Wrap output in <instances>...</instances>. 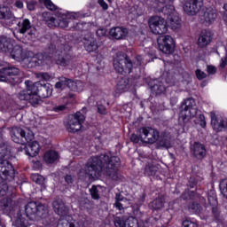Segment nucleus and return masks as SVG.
Masks as SVG:
<instances>
[{"instance_id":"f257e3e1","label":"nucleus","mask_w":227,"mask_h":227,"mask_svg":"<svg viewBox=\"0 0 227 227\" xmlns=\"http://www.w3.org/2000/svg\"><path fill=\"white\" fill-rule=\"evenodd\" d=\"M120 168V158L107 154L91 157L88 160L85 172L92 178L102 176L106 173L112 180H118V168Z\"/></svg>"},{"instance_id":"f03ea898","label":"nucleus","mask_w":227,"mask_h":227,"mask_svg":"<svg viewBox=\"0 0 227 227\" xmlns=\"http://www.w3.org/2000/svg\"><path fill=\"white\" fill-rule=\"evenodd\" d=\"M25 214L31 223L42 221L43 224L45 226L51 224V221H49V210L45 205L40 202H28L25 206Z\"/></svg>"},{"instance_id":"7ed1b4c3","label":"nucleus","mask_w":227,"mask_h":227,"mask_svg":"<svg viewBox=\"0 0 227 227\" xmlns=\"http://www.w3.org/2000/svg\"><path fill=\"white\" fill-rule=\"evenodd\" d=\"M10 159V150L4 143L0 144V176L2 180L12 182L15 179V168L8 161Z\"/></svg>"},{"instance_id":"20e7f679","label":"nucleus","mask_w":227,"mask_h":227,"mask_svg":"<svg viewBox=\"0 0 227 227\" xmlns=\"http://www.w3.org/2000/svg\"><path fill=\"white\" fill-rule=\"evenodd\" d=\"M137 61L132 63V60L127 56L124 52H118L116 54L115 59H114V68L119 74H130L132 72V68H136V67H141L143 63V57L137 55L136 57Z\"/></svg>"},{"instance_id":"39448f33","label":"nucleus","mask_w":227,"mask_h":227,"mask_svg":"<svg viewBox=\"0 0 227 227\" xmlns=\"http://www.w3.org/2000/svg\"><path fill=\"white\" fill-rule=\"evenodd\" d=\"M72 47L68 44H60L55 52V62L59 67H70L72 65Z\"/></svg>"},{"instance_id":"423d86ee","label":"nucleus","mask_w":227,"mask_h":227,"mask_svg":"<svg viewBox=\"0 0 227 227\" xmlns=\"http://www.w3.org/2000/svg\"><path fill=\"white\" fill-rule=\"evenodd\" d=\"M11 137L14 143L18 145H27V143H31L33 139H35V136L33 132H27L19 127L12 128L11 131Z\"/></svg>"},{"instance_id":"0eeeda50","label":"nucleus","mask_w":227,"mask_h":227,"mask_svg":"<svg viewBox=\"0 0 227 227\" xmlns=\"http://www.w3.org/2000/svg\"><path fill=\"white\" fill-rule=\"evenodd\" d=\"M140 139L147 145H155L160 137V132L152 127H143L139 129Z\"/></svg>"},{"instance_id":"6e6552de","label":"nucleus","mask_w":227,"mask_h":227,"mask_svg":"<svg viewBox=\"0 0 227 227\" xmlns=\"http://www.w3.org/2000/svg\"><path fill=\"white\" fill-rule=\"evenodd\" d=\"M85 120L86 117L81 112H77L74 114L69 115L68 121L66 124L67 130L73 134H75V132H79Z\"/></svg>"},{"instance_id":"1a4fd4ad","label":"nucleus","mask_w":227,"mask_h":227,"mask_svg":"<svg viewBox=\"0 0 227 227\" xmlns=\"http://www.w3.org/2000/svg\"><path fill=\"white\" fill-rule=\"evenodd\" d=\"M149 27L153 35H166L168 33V22L160 16H154L149 20Z\"/></svg>"},{"instance_id":"9d476101","label":"nucleus","mask_w":227,"mask_h":227,"mask_svg":"<svg viewBox=\"0 0 227 227\" xmlns=\"http://www.w3.org/2000/svg\"><path fill=\"white\" fill-rule=\"evenodd\" d=\"M82 86L81 81L74 82L65 76L59 77V81L55 83L56 90H65L67 87L72 91H82Z\"/></svg>"},{"instance_id":"9b49d317","label":"nucleus","mask_w":227,"mask_h":227,"mask_svg":"<svg viewBox=\"0 0 227 227\" xmlns=\"http://www.w3.org/2000/svg\"><path fill=\"white\" fill-rule=\"evenodd\" d=\"M203 0H186L184 4L183 10L190 17H194L203 10Z\"/></svg>"},{"instance_id":"f8f14e48","label":"nucleus","mask_w":227,"mask_h":227,"mask_svg":"<svg viewBox=\"0 0 227 227\" xmlns=\"http://www.w3.org/2000/svg\"><path fill=\"white\" fill-rule=\"evenodd\" d=\"M158 47L163 54L175 52V39L171 35H161L157 39Z\"/></svg>"},{"instance_id":"ddd939ff","label":"nucleus","mask_w":227,"mask_h":227,"mask_svg":"<svg viewBox=\"0 0 227 227\" xmlns=\"http://www.w3.org/2000/svg\"><path fill=\"white\" fill-rule=\"evenodd\" d=\"M76 19H79V14L75 12H71L67 14H62L60 16H58L57 18H51V21L52 22L53 26L55 27H68V22L69 20H75Z\"/></svg>"},{"instance_id":"4468645a","label":"nucleus","mask_w":227,"mask_h":227,"mask_svg":"<svg viewBox=\"0 0 227 227\" xmlns=\"http://www.w3.org/2000/svg\"><path fill=\"white\" fill-rule=\"evenodd\" d=\"M211 125L215 130V132H222V130H224V129L227 128V121L226 120L223 119L222 117H217L215 115V113L211 112Z\"/></svg>"},{"instance_id":"2eb2a0df","label":"nucleus","mask_w":227,"mask_h":227,"mask_svg":"<svg viewBox=\"0 0 227 227\" xmlns=\"http://www.w3.org/2000/svg\"><path fill=\"white\" fill-rule=\"evenodd\" d=\"M191 152L193 157L198 160H203L207 155V149L205 148V145L198 142H195L193 145H192Z\"/></svg>"},{"instance_id":"dca6fc26","label":"nucleus","mask_w":227,"mask_h":227,"mask_svg":"<svg viewBox=\"0 0 227 227\" xmlns=\"http://www.w3.org/2000/svg\"><path fill=\"white\" fill-rule=\"evenodd\" d=\"M109 34L114 40H125L129 35V29L123 27H115L110 29Z\"/></svg>"},{"instance_id":"f3484780","label":"nucleus","mask_w":227,"mask_h":227,"mask_svg":"<svg viewBox=\"0 0 227 227\" xmlns=\"http://www.w3.org/2000/svg\"><path fill=\"white\" fill-rule=\"evenodd\" d=\"M54 212L60 215L61 219H68V207L65 206L62 200H56L53 202Z\"/></svg>"},{"instance_id":"a211bd4d","label":"nucleus","mask_w":227,"mask_h":227,"mask_svg":"<svg viewBox=\"0 0 227 227\" xmlns=\"http://www.w3.org/2000/svg\"><path fill=\"white\" fill-rule=\"evenodd\" d=\"M18 98L20 100H27V102H29V104H31V106L34 107L40 106V103L42 102V99H40L38 94L29 95L26 94V92H19Z\"/></svg>"},{"instance_id":"6ab92c4d","label":"nucleus","mask_w":227,"mask_h":227,"mask_svg":"<svg viewBox=\"0 0 227 227\" xmlns=\"http://www.w3.org/2000/svg\"><path fill=\"white\" fill-rule=\"evenodd\" d=\"M181 111H186L192 116H196L198 114V108L196 107V101L194 98H190L184 100V102L182 105V110Z\"/></svg>"},{"instance_id":"aec40b11","label":"nucleus","mask_w":227,"mask_h":227,"mask_svg":"<svg viewBox=\"0 0 227 227\" xmlns=\"http://www.w3.org/2000/svg\"><path fill=\"white\" fill-rule=\"evenodd\" d=\"M26 90H21L20 93H26V95H38L40 82H33L29 80L25 81Z\"/></svg>"},{"instance_id":"412c9836","label":"nucleus","mask_w":227,"mask_h":227,"mask_svg":"<svg viewBox=\"0 0 227 227\" xmlns=\"http://www.w3.org/2000/svg\"><path fill=\"white\" fill-rule=\"evenodd\" d=\"M212 42V32L202 30L198 39L199 47H207Z\"/></svg>"},{"instance_id":"4be33fe9","label":"nucleus","mask_w":227,"mask_h":227,"mask_svg":"<svg viewBox=\"0 0 227 227\" xmlns=\"http://www.w3.org/2000/svg\"><path fill=\"white\" fill-rule=\"evenodd\" d=\"M57 227H86L84 223L77 222L75 220H68V218H60Z\"/></svg>"},{"instance_id":"5701e85b","label":"nucleus","mask_w":227,"mask_h":227,"mask_svg":"<svg viewBox=\"0 0 227 227\" xmlns=\"http://www.w3.org/2000/svg\"><path fill=\"white\" fill-rule=\"evenodd\" d=\"M194 117H196V115H192L187 111L181 110L178 123L181 125V127H185L188 123H191V120H192Z\"/></svg>"},{"instance_id":"b1692460","label":"nucleus","mask_w":227,"mask_h":227,"mask_svg":"<svg viewBox=\"0 0 227 227\" xmlns=\"http://www.w3.org/2000/svg\"><path fill=\"white\" fill-rule=\"evenodd\" d=\"M24 151L28 157H36L38 152H40V145H38L37 142H32L31 145L24 147Z\"/></svg>"},{"instance_id":"393cba45","label":"nucleus","mask_w":227,"mask_h":227,"mask_svg":"<svg viewBox=\"0 0 227 227\" xmlns=\"http://www.w3.org/2000/svg\"><path fill=\"white\" fill-rule=\"evenodd\" d=\"M217 19V12L214 9H207L202 16L206 24L210 25Z\"/></svg>"},{"instance_id":"a878e982","label":"nucleus","mask_w":227,"mask_h":227,"mask_svg":"<svg viewBox=\"0 0 227 227\" xmlns=\"http://www.w3.org/2000/svg\"><path fill=\"white\" fill-rule=\"evenodd\" d=\"M37 95L40 98H49L52 95V89L47 84L39 83Z\"/></svg>"},{"instance_id":"bb28decb","label":"nucleus","mask_w":227,"mask_h":227,"mask_svg":"<svg viewBox=\"0 0 227 227\" xmlns=\"http://www.w3.org/2000/svg\"><path fill=\"white\" fill-rule=\"evenodd\" d=\"M84 49L87 52H95L97 49H98V44L97 43V40L93 37H90L89 39H84L83 41Z\"/></svg>"},{"instance_id":"cd10ccee","label":"nucleus","mask_w":227,"mask_h":227,"mask_svg":"<svg viewBox=\"0 0 227 227\" xmlns=\"http://www.w3.org/2000/svg\"><path fill=\"white\" fill-rule=\"evenodd\" d=\"M17 26H18V31L21 35H25V33H27V31H29L31 27H33V26L31 25V21L27 19H25L18 22Z\"/></svg>"},{"instance_id":"c85d7f7f","label":"nucleus","mask_w":227,"mask_h":227,"mask_svg":"<svg viewBox=\"0 0 227 227\" xmlns=\"http://www.w3.org/2000/svg\"><path fill=\"white\" fill-rule=\"evenodd\" d=\"M13 49V45L10 43V41L5 36L0 37V51L2 52H10Z\"/></svg>"},{"instance_id":"c756f323","label":"nucleus","mask_w":227,"mask_h":227,"mask_svg":"<svg viewBox=\"0 0 227 227\" xmlns=\"http://www.w3.org/2000/svg\"><path fill=\"white\" fill-rule=\"evenodd\" d=\"M0 19L4 20H12L13 19V14L8 6L0 5Z\"/></svg>"},{"instance_id":"7c9ffc66","label":"nucleus","mask_w":227,"mask_h":227,"mask_svg":"<svg viewBox=\"0 0 227 227\" xmlns=\"http://www.w3.org/2000/svg\"><path fill=\"white\" fill-rule=\"evenodd\" d=\"M58 157L59 155L56 151H48L46 153H44L43 159L48 164H52L58 160Z\"/></svg>"},{"instance_id":"2f4dec72","label":"nucleus","mask_w":227,"mask_h":227,"mask_svg":"<svg viewBox=\"0 0 227 227\" xmlns=\"http://www.w3.org/2000/svg\"><path fill=\"white\" fill-rule=\"evenodd\" d=\"M35 222H31L30 220L27 221L26 218L22 216H19L14 222L13 226L15 227H29L31 224H33Z\"/></svg>"},{"instance_id":"473e14b6","label":"nucleus","mask_w":227,"mask_h":227,"mask_svg":"<svg viewBox=\"0 0 227 227\" xmlns=\"http://www.w3.org/2000/svg\"><path fill=\"white\" fill-rule=\"evenodd\" d=\"M164 203H166L164 196H160L150 204V207L153 210H160L164 207Z\"/></svg>"},{"instance_id":"72a5a7b5","label":"nucleus","mask_w":227,"mask_h":227,"mask_svg":"<svg viewBox=\"0 0 227 227\" xmlns=\"http://www.w3.org/2000/svg\"><path fill=\"white\" fill-rule=\"evenodd\" d=\"M159 172V166L148 164L145 166V175L147 176H155Z\"/></svg>"},{"instance_id":"f704fd0d","label":"nucleus","mask_w":227,"mask_h":227,"mask_svg":"<svg viewBox=\"0 0 227 227\" xmlns=\"http://www.w3.org/2000/svg\"><path fill=\"white\" fill-rule=\"evenodd\" d=\"M170 27L174 31L182 27V20H180V18L178 16H174L170 19Z\"/></svg>"},{"instance_id":"c9c22d12","label":"nucleus","mask_w":227,"mask_h":227,"mask_svg":"<svg viewBox=\"0 0 227 227\" xmlns=\"http://www.w3.org/2000/svg\"><path fill=\"white\" fill-rule=\"evenodd\" d=\"M116 90H117V91H119V93H123V92L127 91V90H129V82H127V80L121 79L117 83Z\"/></svg>"},{"instance_id":"e433bc0d","label":"nucleus","mask_w":227,"mask_h":227,"mask_svg":"<svg viewBox=\"0 0 227 227\" xmlns=\"http://www.w3.org/2000/svg\"><path fill=\"white\" fill-rule=\"evenodd\" d=\"M11 56L13 59H22V48L20 46H16L11 51Z\"/></svg>"},{"instance_id":"4c0bfd02","label":"nucleus","mask_w":227,"mask_h":227,"mask_svg":"<svg viewBox=\"0 0 227 227\" xmlns=\"http://www.w3.org/2000/svg\"><path fill=\"white\" fill-rule=\"evenodd\" d=\"M207 201L211 207H217V195L215 192L210 191L207 193Z\"/></svg>"},{"instance_id":"58836bf2","label":"nucleus","mask_w":227,"mask_h":227,"mask_svg":"<svg viewBox=\"0 0 227 227\" xmlns=\"http://www.w3.org/2000/svg\"><path fill=\"white\" fill-rule=\"evenodd\" d=\"M4 73L7 74L9 77H15L20 74V70L14 67H4Z\"/></svg>"},{"instance_id":"ea45409f","label":"nucleus","mask_w":227,"mask_h":227,"mask_svg":"<svg viewBox=\"0 0 227 227\" xmlns=\"http://www.w3.org/2000/svg\"><path fill=\"white\" fill-rule=\"evenodd\" d=\"M153 90L155 91L156 95H160V93H164L166 91V86L162 82H157L153 86Z\"/></svg>"},{"instance_id":"a19ab883","label":"nucleus","mask_w":227,"mask_h":227,"mask_svg":"<svg viewBox=\"0 0 227 227\" xmlns=\"http://www.w3.org/2000/svg\"><path fill=\"white\" fill-rule=\"evenodd\" d=\"M43 56H35L31 59H28L29 63L31 64V67H39V65H43Z\"/></svg>"},{"instance_id":"79ce46f5","label":"nucleus","mask_w":227,"mask_h":227,"mask_svg":"<svg viewBox=\"0 0 227 227\" xmlns=\"http://www.w3.org/2000/svg\"><path fill=\"white\" fill-rule=\"evenodd\" d=\"M31 180L35 182V184H38L39 185H45V178L42 176L40 174H32L31 175Z\"/></svg>"},{"instance_id":"37998d69","label":"nucleus","mask_w":227,"mask_h":227,"mask_svg":"<svg viewBox=\"0 0 227 227\" xmlns=\"http://www.w3.org/2000/svg\"><path fill=\"white\" fill-rule=\"evenodd\" d=\"M188 210L191 212V214H200L201 210H203V207L201 205L193 202L189 206Z\"/></svg>"},{"instance_id":"c03bdc74","label":"nucleus","mask_w":227,"mask_h":227,"mask_svg":"<svg viewBox=\"0 0 227 227\" xmlns=\"http://www.w3.org/2000/svg\"><path fill=\"white\" fill-rule=\"evenodd\" d=\"M100 185H93L91 187V189L90 190V195H91V198L93 200H100Z\"/></svg>"},{"instance_id":"a18cd8bd","label":"nucleus","mask_w":227,"mask_h":227,"mask_svg":"<svg viewBox=\"0 0 227 227\" xmlns=\"http://www.w3.org/2000/svg\"><path fill=\"white\" fill-rule=\"evenodd\" d=\"M114 224L115 227H125V220L120 216H116L114 219Z\"/></svg>"},{"instance_id":"49530a36","label":"nucleus","mask_w":227,"mask_h":227,"mask_svg":"<svg viewBox=\"0 0 227 227\" xmlns=\"http://www.w3.org/2000/svg\"><path fill=\"white\" fill-rule=\"evenodd\" d=\"M159 145L161 146V148H169L171 146V142L168 137H163L160 140Z\"/></svg>"},{"instance_id":"de8ad7c7","label":"nucleus","mask_w":227,"mask_h":227,"mask_svg":"<svg viewBox=\"0 0 227 227\" xmlns=\"http://www.w3.org/2000/svg\"><path fill=\"white\" fill-rule=\"evenodd\" d=\"M161 12L165 13V15H171L173 12H175V7L173 5H168L162 7Z\"/></svg>"},{"instance_id":"09e8293b","label":"nucleus","mask_w":227,"mask_h":227,"mask_svg":"<svg viewBox=\"0 0 227 227\" xmlns=\"http://www.w3.org/2000/svg\"><path fill=\"white\" fill-rule=\"evenodd\" d=\"M67 106H68L67 103L56 106L52 108V111H54V113H62V111H67Z\"/></svg>"},{"instance_id":"8fccbe9b","label":"nucleus","mask_w":227,"mask_h":227,"mask_svg":"<svg viewBox=\"0 0 227 227\" xmlns=\"http://www.w3.org/2000/svg\"><path fill=\"white\" fill-rule=\"evenodd\" d=\"M195 75L199 81H203V79H207V74L205 72L201 71V69H197L195 71Z\"/></svg>"},{"instance_id":"3c124183","label":"nucleus","mask_w":227,"mask_h":227,"mask_svg":"<svg viewBox=\"0 0 227 227\" xmlns=\"http://www.w3.org/2000/svg\"><path fill=\"white\" fill-rule=\"evenodd\" d=\"M43 1L46 8H48V10H51V12H54V10H56V5L51 0H43Z\"/></svg>"},{"instance_id":"603ef678","label":"nucleus","mask_w":227,"mask_h":227,"mask_svg":"<svg viewBox=\"0 0 227 227\" xmlns=\"http://www.w3.org/2000/svg\"><path fill=\"white\" fill-rule=\"evenodd\" d=\"M97 106H98V113L99 114H107V109L106 108V106H104V105H102L100 102H98Z\"/></svg>"},{"instance_id":"864d4df0","label":"nucleus","mask_w":227,"mask_h":227,"mask_svg":"<svg viewBox=\"0 0 227 227\" xmlns=\"http://www.w3.org/2000/svg\"><path fill=\"white\" fill-rule=\"evenodd\" d=\"M8 74L4 73V68L0 69V82H5L8 81Z\"/></svg>"},{"instance_id":"5fc2aeb1","label":"nucleus","mask_w":227,"mask_h":227,"mask_svg":"<svg viewBox=\"0 0 227 227\" xmlns=\"http://www.w3.org/2000/svg\"><path fill=\"white\" fill-rule=\"evenodd\" d=\"M187 185H188V187H190V189H194V187H196V185H198V181L196 180V178L191 177L188 181Z\"/></svg>"},{"instance_id":"6e6d98bb","label":"nucleus","mask_w":227,"mask_h":227,"mask_svg":"<svg viewBox=\"0 0 227 227\" xmlns=\"http://www.w3.org/2000/svg\"><path fill=\"white\" fill-rule=\"evenodd\" d=\"M183 227H198V223L191 222L189 220H184L183 222Z\"/></svg>"},{"instance_id":"4d7b16f0","label":"nucleus","mask_w":227,"mask_h":227,"mask_svg":"<svg viewBox=\"0 0 227 227\" xmlns=\"http://www.w3.org/2000/svg\"><path fill=\"white\" fill-rule=\"evenodd\" d=\"M8 192V184H0V194L1 196H4Z\"/></svg>"},{"instance_id":"13d9d810","label":"nucleus","mask_w":227,"mask_h":227,"mask_svg":"<svg viewBox=\"0 0 227 227\" xmlns=\"http://www.w3.org/2000/svg\"><path fill=\"white\" fill-rule=\"evenodd\" d=\"M38 79H43L44 81H49L51 79V75L48 73H39L37 74Z\"/></svg>"},{"instance_id":"bf43d9fd","label":"nucleus","mask_w":227,"mask_h":227,"mask_svg":"<svg viewBox=\"0 0 227 227\" xmlns=\"http://www.w3.org/2000/svg\"><path fill=\"white\" fill-rule=\"evenodd\" d=\"M207 72L210 75H214V74H215V72H217V68H215V67H214V66H207Z\"/></svg>"},{"instance_id":"052dcab7","label":"nucleus","mask_w":227,"mask_h":227,"mask_svg":"<svg viewBox=\"0 0 227 227\" xmlns=\"http://www.w3.org/2000/svg\"><path fill=\"white\" fill-rule=\"evenodd\" d=\"M98 3L101 6V8H103V10H108L109 9V5L107 4V3H106V1L98 0Z\"/></svg>"},{"instance_id":"680f3d73","label":"nucleus","mask_w":227,"mask_h":227,"mask_svg":"<svg viewBox=\"0 0 227 227\" xmlns=\"http://www.w3.org/2000/svg\"><path fill=\"white\" fill-rule=\"evenodd\" d=\"M0 109L4 112L10 111V106L8 103H0Z\"/></svg>"},{"instance_id":"e2e57ef3","label":"nucleus","mask_w":227,"mask_h":227,"mask_svg":"<svg viewBox=\"0 0 227 227\" xmlns=\"http://www.w3.org/2000/svg\"><path fill=\"white\" fill-rule=\"evenodd\" d=\"M128 227H139V225L137 224V221L133 219L129 221Z\"/></svg>"},{"instance_id":"0e129e2a","label":"nucleus","mask_w":227,"mask_h":227,"mask_svg":"<svg viewBox=\"0 0 227 227\" xmlns=\"http://www.w3.org/2000/svg\"><path fill=\"white\" fill-rule=\"evenodd\" d=\"M199 120L200 121V126L201 127H207V121H205V115L203 114H200V117H199Z\"/></svg>"},{"instance_id":"69168bd1","label":"nucleus","mask_w":227,"mask_h":227,"mask_svg":"<svg viewBox=\"0 0 227 227\" xmlns=\"http://www.w3.org/2000/svg\"><path fill=\"white\" fill-rule=\"evenodd\" d=\"M130 141H132V143H139L138 136L136 134H132L130 137Z\"/></svg>"},{"instance_id":"338daca9","label":"nucleus","mask_w":227,"mask_h":227,"mask_svg":"<svg viewBox=\"0 0 227 227\" xmlns=\"http://www.w3.org/2000/svg\"><path fill=\"white\" fill-rule=\"evenodd\" d=\"M65 182H67V184H73L74 179L72 178V176L70 175L66 176Z\"/></svg>"},{"instance_id":"774afa93","label":"nucleus","mask_w":227,"mask_h":227,"mask_svg":"<svg viewBox=\"0 0 227 227\" xmlns=\"http://www.w3.org/2000/svg\"><path fill=\"white\" fill-rule=\"evenodd\" d=\"M227 65V57H224L222 59V62L220 63L221 68H224Z\"/></svg>"}]
</instances>
